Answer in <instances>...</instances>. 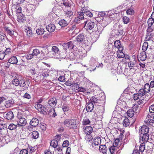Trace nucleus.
I'll list each match as a JSON object with an SVG mask.
<instances>
[{
    "label": "nucleus",
    "mask_w": 154,
    "mask_h": 154,
    "mask_svg": "<svg viewBox=\"0 0 154 154\" xmlns=\"http://www.w3.org/2000/svg\"><path fill=\"white\" fill-rule=\"evenodd\" d=\"M55 45H56L53 46L52 47L51 50H49L48 49H47V51L46 53V54L48 57H52L58 54L59 51L58 45V44H55Z\"/></svg>",
    "instance_id": "1"
},
{
    "label": "nucleus",
    "mask_w": 154,
    "mask_h": 154,
    "mask_svg": "<svg viewBox=\"0 0 154 154\" xmlns=\"http://www.w3.org/2000/svg\"><path fill=\"white\" fill-rule=\"evenodd\" d=\"M84 23H85V26H86V29L87 30H91L93 29L95 26V23L89 20L85 21Z\"/></svg>",
    "instance_id": "2"
},
{
    "label": "nucleus",
    "mask_w": 154,
    "mask_h": 154,
    "mask_svg": "<svg viewBox=\"0 0 154 154\" xmlns=\"http://www.w3.org/2000/svg\"><path fill=\"white\" fill-rule=\"evenodd\" d=\"M57 103V100L55 98H51L48 100L49 105H48V107H49L48 106H49L52 108H54L56 106Z\"/></svg>",
    "instance_id": "3"
},
{
    "label": "nucleus",
    "mask_w": 154,
    "mask_h": 154,
    "mask_svg": "<svg viewBox=\"0 0 154 154\" xmlns=\"http://www.w3.org/2000/svg\"><path fill=\"white\" fill-rule=\"evenodd\" d=\"M77 44V41L74 40L68 42L67 43L65 44L64 45L65 46H67L68 48L69 49H73Z\"/></svg>",
    "instance_id": "4"
},
{
    "label": "nucleus",
    "mask_w": 154,
    "mask_h": 154,
    "mask_svg": "<svg viewBox=\"0 0 154 154\" xmlns=\"http://www.w3.org/2000/svg\"><path fill=\"white\" fill-rule=\"evenodd\" d=\"M17 126L20 127V126H25L26 123V119L23 118L21 117L17 121Z\"/></svg>",
    "instance_id": "5"
},
{
    "label": "nucleus",
    "mask_w": 154,
    "mask_h": 154,
    "mask_svg": "<svg viewBox=\"0 0 154 154\" xmlns=\"http://www.w3.org/2000/svg\"><path fill=\"white\" fill-rule=\"evenodd\" d=\"M140 140L143 142H146L149 139V134H140Z\"/></svg>",
    "instance_id": "6"
},
{
    "label": "nucleus",
    "mask_w": 154,
    "mask_h": 154,
    "mask_svg": "<svg viewBox=\"0 0 154 154\" xmlns=\"http://www.w3.org/2000/svg\"><path fill=\"white\" fill-rule=\"evenodd\" d=\"M149 131V128L146 125H143L142 126L140 129V131L139 132L141 134H148Z\"/></svg>",
    "instance_id": "7"
},
{
    "label": "nucleus",
    "mask_w": 154,
    "mask_h": 154,
    "mask_svg": "<svg viewBox=\"0 0 154 154\" xmlns=\"http://www.w3.org/2000/svg\"><path fill=\"white\" fill-rule=\"evenodd\" d=\"M101 143V139L100 137H96L94 139V143L92 144V146L94 147L95 146H99Z\"/></svg>",
    "instance_id": "8"
},
{
    "label": "nucleus",
    "mask_w": 154,
    "mask_h": 154,
    "mask_svg": "<svg viewBox=\"0 0 154 154\" xmlns=\"http://www.w3.org/2000/svg\"><path fill=\"white\" fill-rule=\"evenodd\" d=\"M76 120L75 119H71L69 128L72 129L76 128L77 125L76 122Z\"/></svg>",
    "instance_id": "9"
},
{
    "label": "nucleus",
    "mask_w": 154,
    "mask_h": 154,
    "mask_svg": "<svg viewBox=\"0 0 154 154\" xmlns=\"http://www.w3.org/2000/svg\"><path fill=\"white\" fill-rule=\"evenodd\" d=\"M112 34L114 37L122 35L123 34V31L121 29H114L112 31Z\"/></svg>",
    "instance_id": "10"
},
{
    "label": "nucleus",
    "mask_w": 154,
    "mask_h": 154,
    "mask_svg": "<svg viewBox=\"0 0 154 154\" xmlns=\"http://www.w3.org/2000/svg\"><path fill=\"white\" fill-rule=\"evenodd\" d=\"M14 103V100L13 99H11L5 101V106L6 108H9L11 107Z\"/></svg>",
    "instance_id": "11"
},
{
    "label": "nucleus",
    "mask_w": 154,
    "mask_h": 154,
    "mask_svg": "<svg viewBox=\"0 0 154 154\" xmlns=\"http://www.w3.org/2000/svg\"><path fill=\"white\" fill-rule=\"evenodd\" d=\"M94 105L92 102L88 103L87 104L86 109L88 112H91L94 109Z\"/></svg>",
    "instance_id": "12"
},
{
    "label": "nucleus",
    "mask_w": 154,
    "mask_h": 154,
    "mask_svg": "<svg viewBox=\"0 0 154 154\" xmlns=\"http://www.w3.org/2000/svg\"><path fill=\"white\" fill-rule=\"evenodd\" d=\"M55 26L52 24H49L46 27L47 30L50 32H53L55 30Z\"/></svg>",
    "instance_id": "13"
},
{
    "label": "nucleus",
    "mask_w": 154,
    "mask_h": 154,
    "mask_svg": "<svg viewBox=\"0 0 154 154\" xmlns=\"http://www.w3.org/2000/svg\"><path fill=\"white\" fill-rule=\"evenodd\" d=\"M146 52L145 51H143L141 53L140 57L139 58H138V59L139 60H140L143 61L146 60Z\"/></svg>",
    "instance_id": "14"
},
{
    "label": "nucleus",
    "mask_w": 154,
    "mask_h": 154,
    "mask_svg": "<svg viewBox=\"0 0 154 154\" xmlns=\"http://www.w3.org/2000/svg\"><path fill=\"white\" fill-rule=\"evenodd\" d=\"M25 32H26V35L28 37H31L32 35V31L30 27L25 26Z\"/></svg>",
    "instance_id": "15"
},
{
    "label": "nucleus",
    "mask_w": 154,
    "mask_h": 154,
    "mask_svg": "<svg viewBox=\"0 0 154 154\" xmlns=\"http://www.w3.org/2000/svg\"><path fill=\"white\" fill-rule=\"evenodd\" d=\"M93 128L90 126L86 127L84 130L85 133L87 135L90 134L92 132Z\"/></svg>",
    "instance_id": "16"
},
{
    "label": "nucleus",
    "mask_w": 154,
    "mask_h": 154,
    "mask_svg": "<svg viewBox=\"0 0 154 154\" xmlns=\"http://www.w3.org/2000/svg\"><path fill=\"white\" fill-rule=\"evenodd\" d=\"M5 31L9 35L12 36L14 35V31L8 27L5 26L4 28Z\"/></svg>",
    "instance_id": "17"
},
{
    "label": "nucleus",
    "mask_w": 154,
    "mask_h": 154,
    "mask_svg": "<svg viewBox=\"0 0 154 154\" xmlns=\"http://www.w3.org/2000/svg\"><path fill=\"white\" fill-rule=\"evenodd\" d=\"M38 120L37 119L33 118L31 121L30 124L32 126L35 127L38 125Z\"/></svg>",
    "instance_id": "18"
},
{
    "label": "nucleus",
    "mask_w": 154,
    "mask_h": 154,
    "mask_svg": "<svg viewBox=\"0 0 154 154\" xmlns=\"http://www.w3.org/2000/svg\"><path fill=\"white\" fill-rule=\"evenodd\" d=\"M18 21L20 23H23L25 21L26 19L25 16L22 14H20L18 16Z\"/></svg>",
    "instance_id": "19"
},
{
    "label": "nucleus",
    "mask_w": 154,
    "mask_h": 154,
    "mask_svg": "<svg viewBox=\"0 0 154 154\" xmlns=\"http://www.w3.org/2000/svg\"><path fill=\"white\" fill-rule=\"evenodd\" d=\"M18 61V60L16 56H12L8 60V62L10 63L14 64H16Z\"/></svg>",
    "instance_id": "20"
},
{
    "label": "nucleus",
    "mask_w": 154,
    "mask_h": 154,
    "mask_svg": "<svg viewBox=\"0 0 154 154\" xmlns=\"http://www.w3.org/2000/svg\"><path fill=\"white\" fill-rule=\"evenodd\" d=\"M148 56L151 58H153L154 57V48H149L146 52Z\"/></svg>",
    "instance_id": "21"
},
{
    "label": "nucleus",
    "mask_w": 154,
    "mask_h": 154,
    "mask_svg": "<svg viewBox=\"0 0 154 154\" xmlns=\"http://www.w3.org/2000/svg\"><path fill=\"white\" fill-rule=\"evenodd\" d=\"M85 39V36L83 34H80L76 38V41L78 42H83Z\"/></svg>",
    "instance_id": "22"
},
{
    "label": "nucleus",
    "mask_w": 154,
    "mask_h": 154,
    "mask_svg": "<svg viewBox=\"0 0 154 154\" xmlns=\"http://www.w3.org/2000/svg\"><path fill=\"white\" fill-rule=\"evenodd\" d=\"M6 117L8 120H11L13 119L14 117L13 112L12 111H9L8 112L6 115Z\"/></svg>",
    "instance_id": "23"
},
{
    "label": "nucleus",
    "mask_w": 154,
    "mask_h": 154,
    "mask_svg": "<svg viewBox=\"0 0 154 154\" xmlns=\"http://www.w3.org/2000/svg\"><path fill=\"white\" fill-rule=\"evenodd\" d=\"M99 150L102 152L103 153H105L107 152V148L105 145H100L99 146Z\"/></svg>",
    "instance_id": "24"
},
{
    "label": "nucleus",
    "mask_w": 154,
    "mask_h": 154,
    "mask_svg": "<svg viewBox=\"0 0 154 154\" xmlns=\"http://www.w3.org/2000/svg\"><path fill=\"white\" fill-rule=\"evenodd\" d=\"M48 114L51 117H54L56 116L54 108H52L49 110Z\"/></svg>",
    "instance_id": "25"
},
{
    "label": "nucleus",
    "mask_w": 154,
    "mask_h": 154,
    "mask_svg": "<svg viewBox=\"0 0 154 154\" xmlns=\"http://www.w3.org/2000/svg\"><path fill=\"white\" fill-rule=\"evenodd\" d=\"M35 108L39 111H42L45 110V107L43 105L37 103L35 105Z\"/></svg>",
    "instance_id": "26"
},
{
    "label": "nucleus",
    "mask_w": 154,
    "mask_h": 154,
    "mask_svg": "<svg viewBox=\"0 0 154 154\" xmlns=\"http://www.w3.org/2000/svg\"><path fill=\"white\" fill-rule=\"evenodd\" d=\"M78 17H75L74 20L75 23L78 24L80 22V20H82L84 18V16L83 15H79L78 14Z\"/></svg>",
    "instance_id": "27"
},
{
    "label": "nucleus",
    "mask_w": 154,
    "mask_h": 154,
    "mask_svg": "<svg viewBox=\"0 0 154 154\" xmlns=\"http://www.w3.org/2000/svg\"><path fill=\"white\" fill-rule=\"evenodd\" d=\"M59 24L62 27L67 26L68 23L64 19L61 20L59 22Z\"/></svg>",
    "instance_id": "28"
},
{
    "label": "nucleus",
    "mask_w": 154,
    "mask_h": 154,
    "mask_svg": "<svg viewBox=\"0 0 154 154\" xmlns=\"http://www.w3.org/2000/svg\"><path fill=\"white\" fill-rule=\"evenodd\" d=\"M41 52L43 53L42 51H40L39 49L35 48L33 50L32 53L34 57H37L38 54H40Z\"/></svg>",
    "instance_id": "29"
},
{
    "label": "nucleus",
    "mask_w": 154,
    "mask_h": 154,
    "mask_svg": "<svg viewBox=\"0 0 154 154\" xmlns=\"http://www.w3.org/2000/svg\"><path fill=\"white\" fill-rule=\"evenodd\" d=\"M136 63V60L134 59H133L130 60L128 63V65L129 68L134 67L135 64Z\"/></svg>",
    "instance_id": "30"
},
{
    "label": "nucleus",
    "mask_w": 154,
    "mask_h": 154,
    "mask_svg": "<svg viewBox=\"0 0 154 154\" xmlns=\"http://www.w3.org/2000/svg\"><path fill=\"white\" fill-rule=\"evenodd\" d=\"M26 81L24 79H22L19 80V86L20 87H25L26 85Z\"/></svg>",
    "instance_id": "31"
},
{
    "label": "nucleus",
    "mask_w": 154,
    "mask_h": 154,
    "mask_svg": "<svg viewBox=\"0 0 154 154\" xmlns=\"http://www.w3.org/2000/svg\"><path fill=\"white\" fill-rule=\"evenodd\" d=\"M88 10H89L88 9L87 7H83L82 8V11H79L78 12V14L80 15H81L84 16L83 14Z\"/></svg>",
    "instance_id": "32"
},
{
    "label": "nucleus",
    "mask_w": 154,
    "mask_h": 154,
    "mask_svg": "<svg viewBox=\"0 0 154 154\" xmlns=\"http://www.w3.org/2000/svg\"><path fill=\"white\" fill-rule=\"evenodd\" d=\"M58 142H57V141L53 140L51 141L50 143V146L55 148L58 146Z\"/></svg>",
    "instance_id": "33"
},
{
    "label": "nucleus",
    "mask_w": 154,
    "mask_h": 154,
    "mask_svg": "<svg viewBox=\"0 0 154 154\" xmlns=\"http://www.w3.org/2000/svg\"><path fill=\"white\" fill-rule=\"evenodd\" d=\"M37 33L39 35H42L45 32L44 29L42 27H39L36 30Z\"/></svg>",
    "instance_id": "34"
},
{
    "label": "nucleus",
    "mask_w": 154,
    "mask_h": 154,
    "mask_svg": "<svg viewBox=\"0 0 154 154\" xmlns=\"http://www.w3.org/2000/svg\"><path fill=\"white\" fill-rule=\"evenodd\" d=\"M31 136L33 139H37L39 136L38 132L35 131H32V133Z\"/></svg>",
    "instance_id": "35"
},
{
    "label": "nucleus",
    "mask_w": 154,
    "mask_h": 154,
    "mask_svg": "<svg viewBox=\"0 0 154 154\" xmlns=\"http://www.w3.org/2000/svg\"><path fill=\"white\" fill-rule=\"evenodd\" d=\"M104 29V27L102 25H100L98 26L97 27V31H96L95 32L97 34L99 33V34H100L102 32Z\"/></svg>",
    "instance_id": "36"
},
{
    "label": "nucleus",
    "mask_w": 154,
    "mask_h": 154,
    "mask_svg": "<svg viewBox=\"0 0 154 154\" xmlns=\"http://www.w3.org/2000/svg\"><path fill=\"white\" fill-rule=\"evenodd\" d=\"M145 143L144 142L142 143L140 145L139 147V151L141 152H143L145 149Z\"/></svg>",
    "instance_id": "37"
},
{
    "label": "nucleus",
    "mask_w": 154,
    "mask_h": 154,
    "mask_svg": "<svg viewBox=\"0 0 154 154\" xmlns=\"http://www.w3.org/2000/svg\"><path fill=\"white\" fill-rule=\"evenodd\" d=\"M130 123L129 120L127 118H125L123 120V125L125 127L128 126L129 125Z\"/></svg>",
    "instance_id": "38"
},
{
    "label": "nucleus",
    "mask_w": 154,
    "mask_h": 154,
    "mask_svg": "<svg viewBox=\"0 0 154 154\" xmlns=\"http://www.w3.org/2000/svg\"><path fill=\"white\" fill-rule=\"evenodd\" d=\"M70 121L71 119H66L63 122L64 125L69 128Z\"/></svg>",
    "instance_id": "39"
},
{
    "label": "nucleus",
    "mask_w": 154,
    "mask_h": 154,
    "mask_svg": "<svg viewBox=\"0 0 154 154\" xmlns=\"http://www.w3.org/2000/svg\"><path fill=\"white\" fill-rule=\"evenodd\" d=\"M12 83L15 86H18L19 85V80L15 79L12 81Z\"/></svg>",
    "instance_id": "40"
},
{
    "label": "nucleus",
    "mask_w": 154,
    "mask_h": 154,
    "mask_svg": "<svg viewBox=\"0 0 154 154\" xmlns=\"http://www.w3.org/2000/svg\"><path fill=\"white\" fill-rule=\"evenodd\" d=\"M134 111L132 109H130L128 110L127 112V115L130 117L131 118L133 117L134 114Z\"/></svg>",
    "instance_id": "41"
},
{
    "label": "nucleus",
    "mask_w": 154,
    "mask_h": 154,
    "mask_svg": "<svg viewBox=\"0 0 154 154\" xmlns=\"http://www.w3.org/2000/svg\"><path fill=\"white\" fill-rule=\"evenodd\" d=\"M91 122L89 119L86 117H84L83 119L82 124L83 125H86L88 124H90Z\"/></svg>",
    "instance_id": "42"
},
{
    "label": "nucleus",
    "mask_w": 154,
    "mask_h": 154,
    "mask_svg": "<svg viewBox=\"0 0 154 154\" xmlns=\"http://www.w3.org/2000/svg\"><path fill=\"white\" fill-rule=\"evenodd\" d=\"M146 92L145 89H141L138 91V94L139 95L140 97H142L145 94Z\"/></svg>",
    "instance_id": "43"
},
{
    "label": "nucleus",
    "mask_w": 154,
    "mask_h": 154,
    "mask_svg": "<svg viewBox=\"0 0 154 154\" xmlns=\"http://www.w3.org/2000/svg\"><path fill=\"white\" fill-rule=\"evenodd\" d=\"M148 43L147 42H144L142 46V50L143 51L145 52L146 51L148 47Z\"/></svg>",
    "instance_id": "44"
},
{
    "label": "nucleus",
    "mask_w": 154,
    "mask_h": 154,
    "mask_svg": "<svg viewBox=\"0 0 154 154\" xmlns=\"http://www.w3.org/2000/svg\"><path fill=\"white\" fill-rule=\"evenodd\" d=\"M18 126L17 125H16L14 124H10L8 127V128L10 130H13L16 128Z\"/></svg>",
    "instance_id": "45"
},
{
    "label": "nucleus",
    "mask_w": 154,
    "mask_h": 154,
    "mask_svg": "<svg viewBox=\"0 0 154 154\" xmlns=\"http://www.w3.org/2000/svg\"><path fill=\"white\" fill-rule=\"evenodd\" d=\"M145 91L146 92H148L150 91V88L149 85L148 84H146L144 85Z\"/></svg>",
    "instance_id": "46"
},
{
    "label": "nucleus",
    "mask_w": 154,
    "mask_h": 154,
    "mask_svg": "<svg viewBox=\"0 0 154 154\" xmlns=\"http://www.w3.org/2000/svg\"><path fill=\"white\" fill-rule=\"evenodd\" d=\"M42 75V76L43 77H47L49 76V74L48 72V69L45 70L44 69L42 70V74L41 75Z\"/></svg>",
    "instance_id": "47"
},
{
    "label": "nucleus",
    "mask_w": 154,
    "mask_h": 154,
    "mask_svg": "<svg viewBox=\"0 0 154 154\" xmlns=\"http://www.w3.org/2000/svg\"><path fill=\"white\" fill-rule=\"evenodd\" d=\"M73 15V12L71 11H66L65 14V16L70 17L72 16Z\"/></svg>",
    "instance_id": "48"
},
{
    "label": "nucleus",
    "mask_w": 154,
    "mask_h": 154,
    "mask_svg": "<svg viewBox=\"0 0 154 154\" xmlns=\"http://www.w3.org/2000/svg\"><path fill=\"white\" fill-rule=\"evenodd\" d=\"M123 21L124 23L127 24L129 21V19L126 16L122 18Z\"/></svg>",
    "instance_id": "49"
},
{
    "label": "nucleus",
    "mask_w": 154,
    "mask_h": 154,
    "mask_svg": "<svg viewBox=\"0 0 154 154\" xmlns=\"http://www.w3.org/2000/svg\"><path fill=\"white\" fill-rule=\"evenodd\" d=\"M117 56L119 58H123L125 57V54L122 52H117Z\"/></svg>",
    "instance_id": "50"
},
{
    "label": "nucleus",
    "mask_w": 154,
    "mask_h": 154,
    "mask_svg": "<svg viewBox=\"0 0 154 154\" xmlns=\"http://www.w3.org/2000/svg\"><path fill=\"white\" fill-rule=\"evenodd\" d=\"M62 109L65 114V112L68 111L69 109V108L68 106L63 105L62 107Z\"/></svg>",
    "instance_id": "51"
},
{
    "label": "nucleus",
    "mask_w": 154,
    "mask_h": 154,
    "mask_svg": "<svg viewBox=\"0 0 154 154\" xmlns=\"http://www.w3.org/2000/svg\"><path fill=\"white\" fill-rule=\"evenodd\" d=\"M120 45V41L119 40H116L114 42V46L115 48H118Z\"/></svg>",
    "instance_id": "52"
},
{
    "label": "nucleus",
    "mask_w": 154,
    "mask_h": 154,
    "mask_svg": "<svg viewBox=\"0 0 154 154\" xmlns=\"http://www.w3.org/2000/svg\"><path fill=\"white\" fill-rule=\"evenodd\" d=\"M154 20L152 18H149L148 20V23L149 26H151L154 23Z\"/></svg>",
    "instance_id": "53"
},
{
    "label": "nucleus",
    "mask_w": 154,
    "mask_h": 154,
    "mask_svg": "<svg viewBox=\"0 0 154 154\" xmlns=\"http://www.w3.org/2000/svg\"><path fill=\"white\" fill-rule=\"evenodd\" d=\"M98 99L95 96L91 97L90 100V101H91V102H92V103L93 102L94 104H95L96 103Z\"/></svg>",
    "instance_id": "54"
},
{
    "label": "nucleus",
    "mask_w": 154,
    "mask_h": 154,
    "mask_svg": "<svg viewBox=\"0 0 154 154\" xmlns=\"http://www.w3.org/2000/svg\"><path fill=\"white\" fill-rule=\"evenodd\" d=\"M85 15L90 17H91L93 16L92 14L89 10L88 11L83 14L84 16H85Z\"/></svg>",
    "instance_id": "55"
},
{
    "label": "nucleus",
    "mask_w": 154,
    "mask_h": 154,
    "mask_svg": "<svg viewBox=\"0 0 154 154\" xmlns=\"http://www.w3.org/2000/svg\"><path fill=\"white\" fill-rule=\"evenodd\" d=\"M152 37L151 33H147V34L146 35L145 38L146 40V41H149L150 40L151 38Z\"/></svg>",
    "instance_id": "56"
},
{
    "label": "nucleus",
    "mask_w": 154,
    "mask_h": 154,
    "mask_svg": "<svg viewBox=\"0 0 154 154\" xmlns=\"http://www.w3.org/2000/svg\"><path fill=\"white\" fill-rule=\"evenodd\" d=\"M126 13L127 14L132 15L134 14V11L131 9H129L127 10Z\"/></svg>",
    "instance_id": "57"
},
{
    "label": "nucleus",
    "mask_w": 154,
    "mask_h": 154,
    "mask_svg": "<svg viewBox=\"0 0 154 154\" xmlns=\"http://www.w3.org/2000/svg\"><path fill=\"white\" fill-rule=\"evenodd\" d=\"M130 69H129V71L130 72L129 73H130L129 75H130L131 74L132 75V74L134 73L135 72V69L133 67H130L129 68Z\"/></svg>",
    "instance_id": "58"
},
{
    "label": "nucleus",
    "mask_w": 154,
    "mask_h": 154,
    "mask_svg": "<svg viewBox=\"0 0 154 154\" xmlns=\"http://www.w3.org/2000/svg\"><path fill=\"white\" fill-rule=\"evenodd\" d=\"M138 107L139 106L138 105H137L136 104H134L133 105L132 110L134 111V112H135L137 110Z\"/></svg>",
    "instance_id": "59"
},
{
    "label": "nucleus",
    "mask_w": 154,
    "mask_h": 154,
    "mask_svg": "<svg viewBox=\"0 0 154 154\" xmlns=\"http://www.w3.org/2000/svg\"><path fill=\"white\" fill-rule=\"evenodd\" d=\"M5 56V54L4 53V51H0V60L3 59Z\"/></svg>",
    "instance_id": "60"
},
{
    "label": "nucleus",
    "mask_w": 154,
    "mask_h": 154,
    "mask_svg": "<svg viewBox=\"0 0 154 154\" xmlns=\"http://www.w3.org/2000/svg\"><path fill=\"white\" fill-rule=\"evenodd\" d=\"M115 149V146H112L109 148V150L111 154H114V152Z\"/></svg>",
    "instance_id": "61"
},
{
    "label": "nucleus",
    "mask_w": 154,
    "mask_h": 154,
    "mask_svg": "<svg viewBox=\"0 0 154 154\" xmlns=\"http://www.w3.org/2000/svg\"><path fill=\"white\" fill-rule=\"evenodd\" d=\"M69 142L67 140L64 141L62 144V146L63 147H67L69 145Z\"/></svg>",
    "instance_id": "62"
},
{
    "label": "nucleus",
    "mask_w": 154,
    "mask_h": 154,
    "mask_svg": "<svg viewBox=\"0 0 154 154\" xmlns=\"http://www.w3.org/2000/svg\"><path fill=\"white\" fill-rule=\"evenodd\" d=\"M149 110L151 113H154V104L152 105L149 106Z\"/></svg>",
    "instance_id": "63"
},
{
    "label": "nucleus",
    "mask_w": 154,
    "mask_h": 154,
    "mask_svg": "<svg viewBox=\"0 0 154 154\" xmlns=\"http://www.w3.org/2000/svg\"><path fill=\"white\" fill-rule=\"evenodd\" d=\"M28 152L27 150L23 149L20 151V154H28Z\"/></svg>",
    "instance_id": "64"
}]
</instances>
